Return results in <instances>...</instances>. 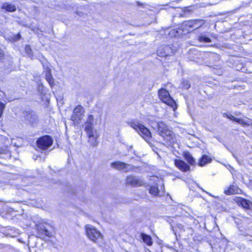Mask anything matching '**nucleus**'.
<instances>
[{
    "mask_svg": "<svg viewBox=\"0 0 252 252\" xmlns=\"http://www.w3.org/2000/svg\"><path fill=\"white\" fill-rule=\"evenodd\" d=\"M148 123L154 128L157 127H158V132L159 135L163 138L167 144L171 145L176 142L174 133L169 127L163 122H160L156 123L152 121H149Z\"/></svg>",
    "mask_w": 252,
    "mask_h": 252,
    "instance_id": "nucleus-1",
    "label": "nucleus"
},
{
    "mask_svg": "<svg viewBox=\"0 0 252 252\" xmlns=\"http://www.w3.org/2000/svg\"><path fill=\"white\" fill-rule=\"evenodd\" d=\"M96 124H97V120L94 119L93 115H89L85 124V130L89 137V142L93 146H95L97 144V139L99 136L98 131L94 128V126Z\"/></svg>",
    "mask_w": 252,
    "mask_h": 252,
    "instance_id": "nucleus-2",
    "label": "nucleus"
},
{
    "mask_svg": "<svg viewBox=\"0 0 252 252\" xmlns=\"http://www.w3.org/2000/svg\"><path fill=\"white\" fill-rule=\"evenodd\" d=\"M129 125L147 142H150L152 135L148 128L140 124L137 120H133L130 122Z\"/></svg>",
    "mask_w": 252,
    "mask_h": 252,
    "instance_id": "nucleus-3",
    "label": "nucleus"
},
{
    "mask_svg": "<svg viewBox=\"0 0 252 252\" xmlns=\"http://www.w3.org/2000/svg\"><path fill=\"white\" fill-rule=\"evenodd\" d=\"M85 229L86 234L91 240L98 244L102 242L101 234L94 227L90 224H87L85 226Z\"/></svg>",
    "mask_w": 252,
    "mask_h": 252,
    "instance_id": "nucleus-4",
    "label": "nucleus"
},
{
    "mask_svg": "<svg viewBox=\"0 0 252 252\" xmlns=\"http://www.w3.org/2000/svg\"><path fill=\"white\" fill-rule=\"evenodd\" d=\"M158 95L163 102L172 107L174 111L177 108L176 103L168 91L164 89H161L158 92Z\"/></svg>",
    "mask_w": 252,
    "mask_h": 252,
    "instance_id": "nucleus-5",
    "label": "nucleus"
},
{
    "mask_svg": "<svg viewBox=\"0 0 252 252\" xmlns=\"http://www.w3.org/2000/svg\"><path fill=\"white\" fill-rule=\"evenodd\" d=\"M53 141L51 136L45 135L40 137L37 141V146L40 149L45 150L52 145Z\"/></svg>",
    "mask_w": 252,
    "mask_h": 252,
    "instance_id": "nucleus-6",
    "label": "nucleus"
},
{
    "mask_svg": "<svg viewBox=\"0 0 252 252\" xmlns=\"http://www.w3.org/2000/svg\"><path fill=\"white\" fill-rule=\"evenodd\" d=\"M84 110L83 107L80 105L77 106L71 117V120L75 124H79L84 116Z\"/></svg>",
    "mask_w": 252,
    "mask_h": 252,
    "instance_id": "nucleus-7",
    "label": "nucleus"
},
{
    "mask_svg": "<svg viewBox=\"0 0 252 252\" xmlns=\"http://www.w3.org/2000/svg\"><path fill=\"white\" fill-rule=\"evenodd\" d=\"M111 166L114 169L122 170L125 172H127L132 169V165L121 161H115L112 162L111 164Z\"/></svg>",
    "mask_w": 252,
    "mask_h": 252,
    "instance_id": "nucleus-8",
    "label": "nucleus"
},
{
    "mask_svg": "<svg viewBox=\"0 0 252 252\" xmlns=\"http://www.w3.org/2000/svg\"><path fill=\"white\" fill-rule=\"evenodd\" d=\"M173 53V49L169 45H162L157 50L158 56L164 57L170 55Z\"/></svg>",
    "mask_w": 252,
    "mask_h": 252,
    "instance_id": "nucleus-9",
    "label": "nucleus"
},
{
    "mask_svg": "<svg viewBox=\"0 0 252 252\" xmlns=\"http://www.w3.org/2000/svg\"><path fill=\"white\" fill-rule=\"evenodd\" d=\"M126 183L131 186H140L144 184L142 180L133 176H128L126 179Z\"/></svg>",
    "mask_w": 252,
    "mask_h": 252,
    "instance_id": "nucleus-10",
    "label": "nucleus"
},
{
    "mask_svg": "<svg viewBox=\"0 0 252 252\" xmlns=\"http://www.w3.org/2000/svg\"><path fill=\"white\" fill-rule=\"evenodd\" d=\"M25 120L32 125H34L37 122L38 118L35 114L32 111L27 112L25 114Z\"/></svg>",
    "mask_w": 252,
    "mask_h": 252,
    "instance_id": "nucleus-11",
    "label": "nucleus"
},
{
    "mask_svg": "<svg viewBox=\"0 0 252 252\" xmlns=\"http://www.w3.org/2000/svg\"><path fill=\"white\" fill-rule=\"evenodd\" d=\"M151 180L155 182L156 184L154 186H151L150 187V188L149 189V192L152 195L156 196L158 195L159 193V190L157 186V185L158 183L160 182V180L158 179V178L156 176L152 177Z\"/></svg>",
    "mask_w": 252,
    "mask_h": 252,
    "instance_id": "nucleus-12",
    "label": "nucleus"
},
{
    "mask_svg": "<svg viewBox=\"0 0 252 252\" xmlns=\"http://www.w3.org/2000/svg\"><path fill=\"white\" fill-rule=\"evenodd\" d=\"M44 73H45V79L49 84L51 87L54 86V79L51 74V69L48 66L45 67L44 65Z\"/></svg>",
    "mask_w": 252,
    "mask_h": 252,
    "instance_id": "nucleus-13",
    "label": "nucleus"
},
{
    "mask_svg": "<svg viewBox=\"0 0 252 252\" xmlns=\"http://www.w3.org/2000/svg\"><path fill=\"white\" fill-rule=\"evenodd\" d=\"M174 163L176 166L182 171L186 172L189 170V166L183 160L175 159Z\"/></svg>",
    "mask_w": 252,
    "mask_h": 252,
    "instance_id": "nucleus-14",
    "label": "nucleus"
},
{
    "mask_svg": "<svg viewBox=\"0 0 252 252\" xmlns=\"http://www.w3.org/2000/svg\"><path fill=\"white\" fill-rule=\"evenodd\" d=\"M227 118H228L230 120H231L233 121L236 122V123L243 126L250 125L251 124V121L248 119H238L234 117L233 116L226 115Z\"/></svg>",
    "mask_w": 252,
    "mask_h": 252,
    "instance_id": "nucleus-15",
    "label": "nucleus"
},
{
    "mask_svg": "<svg viewBox=\"0 0 252 252\" xmlns=\"http://www.w3.org/2000/svg\"><path fill=\"white\" fill-rule=\"evenodd\" d=\"M241 191V189L237 186L234 185L230 186L228 189L224 190V193L227 195L237 194L239 193Z\"/></svg>",
    "mask_w": 252,
    "mask_h": 252,
    "instance_id": "nucleus-16",
    "label": "nucleus"
},
{
    "mask_svg": "<svg viewBox=\"0 0 252 252\" xmlns=\"http://www.w3.org/2000/svg\"><path fill=\"white\" fill-rule=\"evenodd\" d=\"M236 201L239 205H241L243 208L246 209H249L251 206V202L250 201L241 197L237 198Z\"/></svg>",
    "mask_w": 252,
    "mask_h": 252,
    "instance_id": "nucleus-17",
    "label": "nucleus"
},
{
    "mask_svg": "<svg viewBox=\"0 0 252 252\" xmlns=\"http://www.w3.org/2000/svg\"><path fill=\"white\" fill-rule=\"evenodd\" d=\"M212 161V158L205 155L202 156L198 162V165L200 166H205L206 164L210 163Z\"/></svg>",
    "mask_w": 252,
    "mask_h": 252,
    "instance_id": "nucleus-18",
    "label": "nucleus"
},
{
    "mask_svg": "<svg viewBox=\"0 0 252 252\" xmlns=\"http://www.w3.org/2000/svg\"><path fill=\"white\" fill-rule=\"evenodd\" d=\"M198 39L199 42L203 43H208L211 41L210 38L204 33L198 36Z\"/></svg>",
    "mask_w": 252,
    "mask_h": 252,
    "instance_id": "nucleus-19",
    "label": "nucleus"
},
{
    "mask_svg": "<svg viewBox=\"0 0 252 252\" xmlns=\"http://www.w3.org/2000/svg\"><path fill=\"white\" fill-rule=\"evenodd\" d=\"M2 8L9 12H13L16 10L15 5L8 3H4L2 6Z\"/></svg>",
    "mask_w": 252,
    "mask_h": 252,
    "instance_id": "nucleus-20",
    "label": "nucleus"
},
{
    "mask_svg": "<svg viewBox=\"0 0 252 252\" xmlns=\"http://www.w3.org/2000/svg\"><path fill=\"white\" fill-rule=\"evenodd\" d=\"M141 236H142V238L143 241L147 245H148L149 246H151L152 245L153 242L152 241V238L150 236H149L147 234H142Z\"/></svg>",
    "mask_w": 252,
    "mask_h": 252,
    "instance_id": "nucleus-21",
    "label": "nucleus"
},
{
    "mask_svg": "<svg viewBox=\"0 0 252 252\" xmlns=\"http://www.w3.org/2000/svg\"><path fill=\"white\" fill-rule=\"evenodd\" d=\"M184 157L185 159L188 161V162L191 165H193L195 164V161L193 158L192 156L189 153H186L184 154Z\"/></svg>",
    "mask_w": 252,
    "mask_h": 252,
    "instance_id": "nucleus-22",
    "label": "nucleus"
},
{
    "mask_svg": "<svg viewBox=\"0 0 252 252\" xmlns=\"http://www.w3.org/2000/svg\"><path fill=\"white\" fill-rule=\"evenodd\" d=\"M204 23L205 22L203 20H194V30L200 28L204 25Z\"/></svg>",
    "mask_w": 252,
    "mask_h": 252,
    "instance_id": "nucleus-23",
    "label": "nucleus"
},
{
    "mask_svg": "<svg viewBox=\"0 0 252 252\" xmlns=\"http://www.w3.org/2000/svg\"><path fill=\"white\" fill-rule=\"evenodd\" d=\"M194 20H191L189 21H186L184 23V25L186 27L190 28L191 29L194 30Z\"/></svg>",
    "mask_w": 252,
    "mask_h": 252,
    "instance_id": "nucleus-24",
    "label": "nucleus"
},
{
    "mask_svg": "<svg viewBox=\"0 0 252 252\" xmlns=\"http://www.w3.org/2000/svg\"><path fill=\"white\" fill-rule=\"evenodd\" d=\"M190 85L188 81H185L183 82L182 87L185 89H188Z\"/></svg>",
    "mask_w": 252,
    "mask_h": 252,
    "instance_id": "nucleus-25",
    "label": "nucleus"
},
{
    "mask_svg": "<svg viewBox=\"0 0 252 252\" xmlns=\"http://www.w3.org/2000/svg\"><path fill=\"white\" fill-rule=\"evenodd\" d=\"M43 234L47 236H48V237H50L51 236V232L48 231L46 228H44L42 230V232H41Z\"/></svg>",
    "mask_w": 252,
    "mask_h": 252,
    "instance_id": "nucleus-26",
    "label": "nucleus"
},
{
    "mask_svg": "<svg viewBox=\"0 0 252 252\" xmlns=\"http://www.w3.org/2000/svg\"><path fill=\"white\" fill-rule=\"evenodd\" d=\"M38 91L41 92V94L43 95H45V92H44V87L42 85L39 84Z\"/></svg>",
    "mask_w": 252,
    "mask_h": 252,
    "instance_id": "nucleus-27",
    "label": "nucleus"
},
{
    "mask_svg": "<svg viewBox=\"0 0 252 252\" xmlns=\"http://www.w3.org/2000/svg\"><path fill=\"white\" fill-rule=\"evenodd\" d=\"M25 51L28 55H31L32 53V49L30 46L27 45L25 47Z\"/></svg>",
    "mask_w": 252,
    "mask_h": 252,
    "instance_id": "nucleus-28",
    "label": "nucleus"
},
{
    "mask_svg": "<svg viewBox=\"0 0 252 252\" xmlns=\"http://www.w3.org/2000/svg\"><path fill=\"white\" fill-rule=\"evenodd\" d=\"M4 108V104L3 103L0 102V117H1L2 115Z\"/></svg>",
    "mask_w": 252,
    "mask_h": 252,
    "instance_id": "nucleus-29",
    "label": "nucleus"
},
{
    "mask_svg": "<svg viewBox=\"0 0 252 252\" xmlns=\"http://www.w3.org/2000/svg\"><path fill=\"white\" fill-rule=\"evenodd\" d=\"M21 38V35L20 34L18 33L14 37V40H17Z\"/></svg>",
    "mask_w": 252,
    "mask_h": 252,
    "instance_id": "nucleus-30",
    "label": "nucleus"
},
{
    "mask_svg": "<svg viewBox=\"0 0 252 252\" xmlns=\"http://www.w3.org/2000/svg\"><path fill=\"white\" fill-rule=\"evenodd\" d=\"M2 55H3V54H2V52L0 50V58L1 57H2Z\"/></svg>",
    "mask_w": 252,
    "mask_h": 252,
    "instance_id": "nucleus-31",
    "label": "nucleus"
},
{
    "mask_svg": "<svg viewBox=\"0 0 252 252\" xmlns=\"http://www.w3.org/2000/svg\"><path fill=\"white\" fill-rule=\"evenodd\" d=\"M206 192L207 193L209 194L210 195L212 196V195H211V194H210V193H208V192H206Z\"/></svg>",
    "mask_w": 252,
    "mask_h": 252,
    "instance_id": "nucleus-32",
    "label": "nucleus"
},
{
    "mask_svg": "<svg viewBox=\"0 0 252 252\" xmlns=\"http://www.w3.org/2000/svg\"><path fill=\"white\" fill-rule=\"evenodd\" d=\"M172 32L173 33H174L175 31H174V30H172Z\"/></svg>",
    "mask_w": 252,
    "mask_h": 252,
    "instance_id": "nucleus-33",
    "label": "nucleus"
},
{
    "mask_svg": "<svg viewBox=\"0 0 252 252\" xmlns=\"http://www.w3.org/2000/svg\"><path fill=\"white\" fill-rule=\"evenodd\" d=\"M46 100L47 101H48V98H47V97H46Z\"/></svg>",
    "mask_w": 252,
    "mask_h": 252,
    "instance_id": "nucleus-34",
    "label": "nucleus"
}]
</instances>
